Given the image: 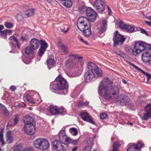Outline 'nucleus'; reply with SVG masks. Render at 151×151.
<instances>
[{
	"mask_svg": "<svg viewBox=\"0 0 151 151\" xmlns=\"http://www.w3.org/2000/svg\"><path fill=\"white\" fill-rule=\"evenodd\" d=\"M63 108H58L56 106L51 105L49 109L50 112L52 115H56L61 113L63 111Z\"/></svg>",
	"mask_w": 151,
	"mask_h": 151,
	"instance_id": "dca6fc26",
	"label": "nucleus"
},
{
	"mask_svg": "<svg viewBox=\"0 0 151 151\" xmlns=\"http://www.w3.org/2000/svg\"><path fill=\"white\" fill-rule=\"evenodd\" d=\"M128 63L129 64L131 65H132L134 68L135 69H136L137 70L139 71H141V72L142 71V70L141 69L139 68L137 66H135L134 64L132 63L131 62H128Z\"/></svg>",
	"mask_w": 151,
	"mask_h": 151,
	"instance_id": "ea45409f",
	"label": "nucleus"
},
{
	"mask_svg": "<svg viewBox=\"0 0 151 151\" xmlns=\"http://www.w3.org/2000/svg\"><path fill=\"white\" fill-rule=\"evenodd\" d=\"M35 124L24 125L23 127L24 132L28 135H33L35 132Z\"/></svg>",
	"mask_w": 151,
	"mask_h": 151,
	"instance_id": "9d476101",
	"label": "nucleus"
},
{
	"mask_svg": "<svg viewBox=\"0 0 151 151\" xmlns=\"http://www.w3.org/2000/svg\"><path fill=\"white\" fill-rule=\"evenodd\" d=\"M107 116V114H106L103 113H101L100 114V117L101 119H104L106 118Z\"/></svg>",
	"mask_w": 151,
	"mask_h": 151,
	"instance_id": "c03bdc74",
	"label": "nucleus"
},
{
	"mask_svg": "<svg viewBox=\"0 0 151 151\" xmlns=\"http://www.w3.org/2000/svg\"><path fill=\"white\" fill-rule=\"evenodd\" d=\"M35 50L33 49L32 47H31L30 46H27L24 49V51L25 53L27 55H31L32 56V57H34L33 50Z\"/></svg>",
	"mask_w": 151,
	"mask_h": 151,
	"instance_id": "393cba45",
	"label": "nucleus"
},
{
	"mask_svg": "<svg viewBox=\"0 0 151 151\" xmlns=\"http://www.w3.org/2000/svg\"><path fill=\"white\" fill-rule=\"evenodd\" d=\"M57 84L52 86L54 90H65L67 91V88H68V85L65 80L59 75L56 78Z\"/></svg>",
	"mask_w": 151,
	"mask_h": 151,
	"instance_id": "20e7f679",
	"label": "nucleus"
},
{
	"mask_svg": "<svg viewBox=\"0 0 151 151\" xmlns=\"http://www.w3.org/2000/svg\"><path fill=\"white\" fill-rule=\"evenodd\" d=\"M5 109L4 107L2 105L0 104V109L3 110Z\"/></svg>",
	"mask_w": 151,
	"mask_h": 151,
	"instance_id": "052dcab7",
	"label": "nucleus"
},
{
	"mask_svg": "<svg viewBox=\"0 0 151 151\" xmlns=\"http://www.w3.org/2000/svg\"><path fill=\"white\" fill-rule=\"evenodd\" d=\"M116 53L118 55L120 56L121 57L124 58L126 57V55L125 54L121 52H116Z\"/></svg>",
	"mask_w": 151,
	"mask_h": 151,
	"instance_id": "a18cd8bd",
	"label": "nucleus"
},
{
	"mask_svg": "<svg viewBox=\"0 0 151 151\" xmlns=\"http://www.w3.org/2000/svg\"><path fill=\"white\" fill-rule=\"evenodd\" d=\"M68 29H69V28H67V29L65 31H64V29H61V31L63 32H65V33H66V32L67 31H68Z\"/></svg>",
	"mask_w": 151,
	"mask_h": 151,
	"instance_id": "e2e57ef3",
	"label": "nucleus"
},
{
	"mask_svg": "<svg viewBox=\"0 0 151 151\" xmlns=\"http://www.w3.org/2000/svg\"><path fill=\"white\" fill-rule=\"evenodd\" d=\"M120 146V144L118 142H115L113 145V148L114 147L116 149H118L117 147H119Z\"/></svg>",
	"mask_w": 151,
	"mask_h": 151,
	"instance_id": "37998d69",
	"label": "nucleus"
},
{
	"mask_svg": "<svg viewBox=\"0 0 151 151\" xmlns=\"http://www.w3.org/2000/svg\"><path fill=\"white\" fill-rule=\"evenodd\" d=\"M28 39V36L26 34L23 35L21 37V39L23 41H27Z\"/></svg>",
	"mask_w": 151,
	"mask_h": 151,
	"instance_id": "a19ab883",
	"label": "nucleus"
},
{
	"mask_svg": "<svg viewBox=\"0 0 151 151\" xmlns=\"http://www.w3.org/2000/svg\"><path fill=\"white\" fill-rule=\"evenodd\" d=\"M112 151H119L118 149H116L115 147H114L113 148Z\"/></svg>",
	"mask_w": 151,
	"mask_h": 151,
	"instance_id": "0e129e2a",
	"label": "nucleus"
},
{
	"mask_svg": "<svg viewBox=\"0 0 151 151\" xmlns=\"http://www.w3.org/2000/svg\"><path fill=\"white\" fill-rule=\"evenodd\" d=\"M58 137L60 140L63 141L65 137V131L64 130H61L58 134Z\"/></svg>",
	"mask_w": 151,
	"mask_h": 151,
	"instance_id": "a878e982",
	"label": "nucleus"
},
{
	"mask_svg": "<svg viewBox=\"0 0 151 151\" xmlns=\"http://www.w3.org/2000/svg\"><path fill=\"white\" fill-rule=\"evenodd\" d=\"M125 38L122 35H120L118 31H116L114 34L113 40L114 42V45H121L124 42Z\"/></svg>",
	"mask_w": 151,
	"mask_h": 151,
	"instance_id": "0eeeda50",
	"label": "nucleus"
},
{
	"mask_svg": "<svg viewBox=\"0 0 151 151\" xmlns=\"http://www.w3.org/2000/svg\"><path fill=\"white\" fill-rule=\"evenodd\" d=\"M56 63L54 59L50 58L47 59V64L49 69H50L53 67Z\"/></svg>",
	"mask_w": 151,
	"mask_h": 151,
	"instance_id": "412c9836",
	"label": "nucleus"
},
{
	"mask_svg": "<svg viewBox=\"0 0 151 151\" xmlns=\"http://www.w3.org/2000/svg\"><path fill=\"white\" fill-rule=\"evenodd\" d=\"M22 147L19 145H17L14 146L13 148L14 151H21Z\"/></svg>",
	"mask_w": 151,
	"mask_h": 151,
	"instance_id": "72a5a7b5",
	"label": "nucleus"
},
{
	"mask_svg": "<svg viewBox=\"0 0 151 151\" xmlns=\"http://www.w3.org/2000/svg\"><path fill=\"white\" fill-rule=\"evenodd\" d=\"M101 76V72L96 65L92 63H88L87 65L86 71L84 76L86 82H89L93 78Z\"/></svg>",
	"mask_w": 151,
	"mask_h": 151,
	"instance_id": "f03ea898",
	"label": "nucleus"
},
{
	"mask_svg": "<svg viewBox=\"0 0 151 151\" xmlns=\"http://www.w3.org/2000/svg\"><path fill=\"white\" fill-rule=\"evenodd\" d=\"M9 40L11 41L12 42V41H15L16 42V43L18 45L19 43L17 39L14 36H12L10 37L9 38Z\"/></svg>",
	"mask_w": 151,
	"mask_h": 151,
	"instance_id": "58836bf2",
	"label": "nucleus"
},
{
	"mask_svg": "<svg viewBox=\"0 0 151 151\" xmlns=\"http://www.w3.org/2000/svg\"><path fill=\"white\" fill-rule=\"evenodd\" d=\"M63 145L62 142L55 140L53 142L52 147L56 151H65V148Z\"/></svg>",
	"mask_w": 151,
	"mask_h": 151,
	"instance_id": "1a4fd4ad",
	"label": "nucleus"
},
{
	"mask_svg": "<svg viewBox=\"0 0 151 151\" xmlns=\"http://www.w3.org/2000/svg\"><path fill=\"white\" fill-rule=\"evenodd\" d=\"M19 121V117L17 116L16 115L14 119V123L16 124Z\"/></svg>",
	"mask_w": 151,
	"mask_h": 151,
	"instance_id": "8fccbe9b",
	"label": "nucleus"
},
{
	"mask_svg": "<svg viewBox=\"0 0 151 151\" xmlns=\"http://www.w3.org/2000/svg\"><path fill=\"white\" fill-rule=\"evenodd\" d=\"M150 47V45L141 41H137L135 43L132 52L134 55L136 56L142 51L146 49H149Z\"/></svg>",
	"mask_w": 151,
	"mask_h": 151,
	"instance_id": "7ed1b4c3",
	"label": "nucleus"
},
{
	"mask_svg": "<svg viewBox=\"0 0 151 151\" xmlns=\"http://www.w3.org/2000/svg\"><path fill=\"white\" fill-rule=\"evenodd\" d=\"M145 23L150 26H151V22L145 21Z\"/></svg>",
	"mask_w": 151,
	"mask_h": 151,
	"instance_id": "13d9d810",
	"label": "nucleus"
},
{
	"mask_svg": "<svg viewBox=\"0 0 151 151\" xmlns=\"http://www.w3.org/2000/svg\"><path fill=\"white\" fill-rule=\"evenodd\" d=\"M93 6L100 13H102L105 8V4L102 1H96Z\"/></svg>",
	"mask_w": 151,
	"mask_h": 151,
	"instance_id": "f8f14e48",
	"label": "nucleus"
},
{
	"mask_svg": "<svg viewBox=\"0 0 151 151\" xmlns=\"http://www.w3.org/2000/svg\"><path fill=\"white\" fill-rule=\"evenodd\" d=\"M86 14L88 19L90 22H93L96 18V12L92 9L88 8L86 10Z\"/></svg>",
	"mask_w": 151,
	"mask_h": 151,
	"instance_id": "9b49d317",
	"label": "nucleus"
},
{
	"mask_svg": "<svg viewBox=\"0 0 151 151\" xmlns=\"http://www.w3.org/2000/svg\"><path fill=\"white\" fill-rule=\"evenodd\" d=\"M1 36L4 37L6 36V34L5 30L3 31H0V36Z\"/></svg>",
	"mask_w": 151,
	"mask_h": 151,
	"instance_id": "79ce46f5",
	"label": "nucleus"
},
{
	"mask_svg": "<svg viewBox=\"0 0 151 151\" xmlns=\"http://www.w3.org/2000/svg\"><path fill=\"white\" fill-rule=\"evenodd\" d=\"M4 26L2 25H0V30H2L4 29Z\"/></svg>",
	"mask_w": 151,
	"mask_h": 151,
	"instance_id": "69168bd1",
	"label": "nucleus"
},
{
	"mask_svg": "<svg viewBox=\"0 0 151 151\" xmlns=\"http://www.w3.org/2000/svg\"><path fill=\"white\" fill-rule=\"evenodd\" d=\"M89 21L87 18L82 17H80L78 20L77 27L81 31L90 27Z\"/></svg>",
	"mask_w": 151,
	"mask_h": 151,
	"instance_id": "423d86ee",
	"label": "nucleus"
},
{
	"mask_svg": "<svg viewBox=\"0 0 151 151\" xmlns=\"http://www.w3.org/2000/svg\"><path fill=\"white\" fill-rule=\"evenodd\" d=\"M6 31V34L7 33H8L9 34H11L12 32L11 30L9 29H6L5 30Z\"/></svg>",
	"mask_w": 151,
	"mask_h": 151,
	"instance_id": "bf43d9fd",
	"label": "nucleus"
},
{
	"mask_svg": "<svg viewBox=\"0 0 151 151\" xmlns=\"http://www.w3.org/2000/svg\"><path fill=\"white\" fill-rule=\"evenodd\" d=\"M70 133L73 135L76 136L78 134V132L76 129L75 128H72L70 129Z\"/></svg>",
	"mask_w": 151,
	"mask_h": 151,
	"instance_id": "7c9ffc66",
	"label": "nucleus"
},
{
	"mask_svg": "<svg viewBox=\"0 0 151 151\" xmlns=\"http://www.w3.org/2000/svg\"><path fill=\"white\" fill-rule=\"evenodd\" d=\"M45 49L42 47H40L39 51V54L40 56H42L43 54Z\"/></svg>",
	"mask_w": 151,
	"mask_h": 151,
	"instance_id": "4c0bfd02",
	"label": "nucleus"
},
{
	"mask_svg": "<svg viewBox=\"0 0 151 151\" xmlns=\"http://www.w3.org/2000/svg\"><path fill=\"white\" fill-rule=\"evenodd\" d=\"M41 47H43L44 48L46 49L48 47L47 43L44 40H41L40 41Z\"/></svg>",
	"mask_w": 151,
	"mask_h": 151,
	"instance_id": "2f4dec72",
	"label": "nucleus"
},
{
	"mask_svg": "<svg viewBox=\"0 0 151 151\" xmlns=\"http://www.w3.org/2000/svg\"><path fill=\"white\" fill-rule=\"evenodd\" d=\"M122 81L124 84H126L127 83V82L124 79H123Z\"/></svg>",
	"mask_w": 151,
	"mask_h": 151,
	"instance_id": "338daca9",
	"label": "nucleus"
},
{
	"mask_svg": "<svg viewBox=\"0 0 151 151\" xmlns=\"http://www.w3.org/2000/svg\"><path fill=\"white\" fill-rule=\"evenodd\" d=\"M118 25L121 29H125L126 25L124 22H120L118 23Z\"/></svg>",
	"mask_w": 151,
	"mask_h": 151,
	"instance_id": "f704fd0d",
	"label": "nucleus"
},
{
	"mask_svg": "<svg viewBox=\"0 0 151 151\" xmlns=\"http://www.w3.org/2000/svg\"><path fill=\"white\" fill-rule=\"evenodd\" d=\"M84 36L87 37H89L91 35V27L83 30Z\"/></svg>",
	"mask_w": 151,
	"mask_h": 151,
	"instance_id": "b1692460",
	"label": "nucleus"
},
{
	"mask_svg": "<svg viewBox=\"0 0 151 151\" xmlns=\"http://www.w3.org/2000/svg\"><path fill=\"white\" fill-rule=\"evenodd\" d=\"M60 52L62 55L66 54L68 52V50L66 47L63 45H62L60 47Z\"/></svg>",
	"mask_w": 151,
	"mask_h": 151,
	"instance_id": "bb28decb",
	"label": "nucleus"
},
{
	"mask_svg": "<svg viewBox=\"0 0 151 151\" xmlns=\"http://www.w3.org/2000/svg\"><path fill=\"white\" fill-rule=\"evenodd\" d=\"M142 14L145 18L150 20H151V15L150 17H148L146 16L143 13H142Z\"/></svg>",
	"mask_w": 151,
	"mask_h": 151,
	"instance_id": "5fc2aeb1",
	"label": "nucleus"
},
{
	"mask_svg": "<svg viewBox=\"0 0 151 151\" xmlns=\"http://www.w3.org/2000/svg\"><path fill=\"white\" fill-rule=\"evenodd\" d=\"M107 7H108V11H109V15H111V13H112L111 10L110 9V8L109 7V6H107Z\"/></svg>",
	"mask_w": 151,
	"mask_h": 151,
	"instance_id": "4d7b16f0",
	"label": "nucleus"
},
{
	"mask_svg": "<svg viewBox=\"0 0 151 151\" xmlns=\"http://www.w3.org/2000/svg\"><path fill=\"white\" fill-rule=\"evenodd\" d=\"M10 89L12 91H14L16 89V88L14 86H12L10 87Z\"/></svg>",
	"mask_w": 151,
	"mask_h": 151,
	"instance_id": "6e6d98bb",
	"label": "nucleus"
},
{
	"mask_svg": "<svg viewBox=\"0 0 151 151\" xmlns=\"http://www.w3.org/2000/svg\"><path fill=\"white\" fill-rule=\"evenodd\" d=\"M40 42L38 40L35 38L32 39L30 41L29 45L33 49L36 50L39 47Z\"/></svg>",
	"mask_w": 151,
	"mask_h": 151,
	"instance_id": "6ab92c4d",
	"label": "nucleus"
},
{
	"mask_svg": "<svg viewBox=\"0 0 151 151\" xmlns=\"http://www.w3.org/2000/svg\"><path fill=\"white\" fill-rule=\"evenodd\" d=\"M77 149H78V147H74L73 148H72V151H76L77 150Z\"/></svg>",
	"mask_w": 151,
	"mask_h": 151,
	"instance_id": "680f3d73",
	"label": "nucleus"
},
{
	"mask_svg": "<svg viewBox=\"0 0 151 151\" xmlns=\"http://www.w3.org/2000/svg\"><path fill=\"white\" fill-rule=\"evenodd\" d=\"M93 142V139H88L87 140V143L88 145L92 144Z\"/></svg>",
	"mask_w": 151,
	"mask_h": 151,
	"instance_id": "3c124183",
	"label": "nucleus"
},
{
	"mask_svg": "<svg viewBox=\"0 0 151 151\" xmlns=\"http://www.w3.org/2000/svg\"><path fill=\"white\" fill-rule=\"evenodd\" d=\"M80 116L83 120L90 122L93 124H95V122L88 112L86 111L82 112L81 113Z\"/></svg>",
	"mask_w": 151,
	"mask_h": 151,
	"instance_id": "2eb2a0df",
	"label": "nucleus"
},
{
	"mask_svg": "<svg viewBox=\"0 0 151 151\" xmlns=\"http://www.w3.org/2000/svg\"><path fill=\"white\" fill-rule=\"evenodd\" d=\"M63 3V5L67 7H70L71 6L72 2L71 1H64Z\"/></svg>",
	"mask_w": 151,
	"mask_h": 151,
	"instance_id": "c756f323",
	"label": "nucleus"
},
{
	"mask_svg": "<svg viewBox=\"0 0 151 151\" xmlns=\"http://www.w3.org/2000/svg\"><path fill=\"white\" fill-rule=\"evenodd\" d=\"M25 97L29 103L32 104H38L37 103H36L32 98H30L29 95H27L25 96Z\"/></svg>",
	"mask_w": 151,
	"mask_h": 151,
	"instance_id": "c85d7f7f",
	"label": "nucleus"
},
{
	"mask_svg": "<svg viewBox=\"0 0 151 151\" xmlns=\"http://www.w3.org/2000/svg\"><path fill=\"white\" fill-rule=\"evenodd\" d=\"M27 11L28 12L26 14L28 17H30L33 14L34 11L32 9H29L27 10Z\"/></svg>",
	"mask_w": 151,
	"mask_h": 151,
	"instance_id": "e433bc0d",
	"label": "nucleus"
},
{
	"mask_svg": "<svg viewBox=\"0 0 151 151\" xmlns=\"http://www.w3.org/2000/svg\"><path fill=\"white\" fill-rule=\"evenodd\" d=\"M128 123L129 124L131 125H133L132 123L131 122H128Z\"/></svg>",
	"mask_w": 151,
	"mask_h": 151,
	"instance_id": "774afa93",
	"label": "nucleus"
},
{
	"mask_svg": "<svg viewBox=\"0 0 151 151\" xmlns=\"http://www.w3.org/2000/svg\"><path fill=\"white\" fill-rule=\"evenodd\" d=\"M140 31L142 33L145 34L146 35H147V32L144 29H140Z\"/></svg>",
	"mask_w": 151,
	"mask_h": 151,
	"instance_id": "603ef678",
	"label": "nucleus"
},
{
	"mask_svg": "<svg viewBox=\"0 0 151 151\" xmlns=\"http://www.w3.org/2000/svg\"><path fill=\"white\" fill-rule=\"evenodd\" d=\"M5 25L8 28H11L13 26V25L11 23L8 22H6Z\"/></svg>",
	"mask_w": 151,
	"mask_h": 151,
	"instance_id": "de8ad7c7",
	"label": "nucleus"
},
{
	"mask_svg": "<svg viewBox=\"0 0 151 151\" xmlns=\"http://www.w3.org/2000/svg\"><path fill=\"white\" fill-rule=\"evenodd\" d=\"M78 140H74L71 139L69 137H67L65 139V144L66 145H68L71 143L73 145H76L78 143Z\"/></svg>",
	"mask_w": 151,
	"mask_h": 151,
	"instance_id": "5701e85b",
	"label": "nucleus"
},
{
	"mask_svg": "<svg viewBox=\"0 0 151 151\" xmlns=\"http://www.w3.org/2000/svg\"><path fill=\"white\" fill-rule=\"evenodd\" d=\"M80 40L82 41L86 45H88V42L86 41H85L82 38H81L80 39Z\"/></svg>",
	"mask_w": 151,
	"mask_h": 151,
	"instance_id": "864d4df0",
	"label": "nucleus"
},
{
	"mask_svg": "<svg viewBox=\"0 0 151 151\" xmlns=\"http://www.w3.org/2000/svg\"><path fill=\"white\" fill-rule=\"evenodd\" d=\"M143 145V144L140 143L137 145H131L127 149V151H140V149Z\"/></svg>",
	"mask_w": 151,
	"mask_h": 151,
	"instance_id": "a211bd4d",
	"label": "nucleus"
},
{
	"mask_svg": "<svg viewBox=\"0 0 151 151\" xmlns=\"http://www.w3.org/2000/svg\"><path fill=\"white\" fill-rule=\"evenodd\" d=\"M116 99L124 104L128 103L130 101V99L128 96L124 94H121L119 96H117Z\"/></svg>",
	"mask_w": 151,
	"mask_h": 151,
	"instance_id": "4468645a",
	"label": "nucleus"
},
{
	"mask_svg": "<svg viewBox=\"0 0 151 151\" xmlns=\"http://www.w3.org/2000/svg\"><path fill=\"white\" fill-rule=\"evenodd\" d=\"M144 111L146 113L144 114L143 119L145 120H147L149 118H151V104H148L145 106Z\"/></svg>",
	"mask_w": 151,
	"mask_h": 151,
	"instance_id": "ddd939ff",
	"label": "nucleus"
},
{
	"mask_svg": "<svg viewBox=\"0 0 151 151\" xmlns=\"http://www.w3.org/2000/svg\"><path fill=\"white\" fill-rule=\"evenodd\" d=\"M3 133V131L2 130L1 131L0 134V141L1 142L2 145H3L5 144V142L4 141Z\"/></svg>",
	"mask_w": 151,
	"mask_h": 151,
	"instance_id": "473e14b6",
	"label": "nucleus"
},
{
	"mask_svg": "<svg viewBox=\"0 0 151 151\" xmlns=\"http://www.w3.org/2000/svg\"><path fill=\"white\" fill-rule=\"evenodd\" d=\"M6 141L9 143H11L13 141V137L12 135V132L9 131L6 133Z\"/></svg>",
	"mask_w": 151,
	"mask_h": 151,
	"instance_id": "4be33fe9",
	"label": "nucleus"
},
{
	"mask_svg": "<svg viewBox=\"0 0 151 151\" xmlns=\"http://www.w3.org/2000/svg\"><path fill=\"white\" fill-rule=\"evenodd\" d=\"M113 82L107 77L104 78L101 82L98 88V92L102 94L103 98L109 100L112 99H115L119 95V89L115 86H111Z\"/></svg>",
	"mask_w": 151,
	"mask_h": 151,
	"instance_id": "f257e3e1",
	"label": "nucleus"
},
{
	"mask_svg": "<svg viewBox=\"0 0 151 151\" xmlns=\"http://www.w3.org/2000/svg\"><path fill=\"white\" fill-rule=\"evenodd\" d=\"M84 151H91V147L90 146H87L85 147L83 149Z\"/></svg>",
	"mask_w": 151,
	"mask_h": 151,
	"instance_id": "49530a36",
	"label": "nucleus"
},
{
	"mask_svg": "<svg viewBox=\"0 0 151 151\" xmlns=\"http://www.w3.org/2000/svg\"><path fill=\"white\" fill-rule=\"evenodd\" d=\"M141 57L143 62L151 65V50L150 48L142 53Z\"/></svg>",
	"mask_w": 151,
	"mask_h": 151,
	"instance_id": "6e6552de",
	"label": "nucleus"
},
{
	"mask_svg": "<svg viewBox=\"0 0 151 151\" xmlns=\"http://www.w3.org/2000/svg\"><path fill=\"white\" fill-rule=\"evenodd\" d=\"M125 29L128 32H132L134 31V27L129 25H127Z\"/></svg>",
	"mask_w": 151,
	"mask_h": 151,
	"instance_id": "cd10ccee",
	"label": "nucleus"
},
{
	"mask_svg": "<svg viewBox=\"0 0 151 151\" xmlns=\"http://www.w3.org/2000/svg\"><path fill=\"white\" fill-rule=\"evenodd\" d=\"M34 146L37 148L42 150L48 149L50 147V143L47 139L44 138H38L34 142Z\"/></svg>",
	"mask_w": 151,
	"mask_h": 151,
	"instance_id": "39448f33",
	"label": "nucleus"
},
{
	"mask_svg": "<svg viewBox=\"0 0 151 151\" xmlns=\"http://www.w3.org/2000/svg\"><path fill=\"white\" fill-rule=\"evenodd\" d=\"M24 125H35V122L33 118L29 115H26L23 119Z\"/></svg>",
	"mask_w": 151,
	"mask_h": 151,
	"instance_id": "f3484780",
	"label": "nucleus"
},
{
	"mask_svg": "<svg viewBox=\"0 0 151 151\" xmlns=\"http://www.w3.org/2000/svg\"><path fill=\"white\" fill-rule=\"evenodd\" d=\"M106 20L105 19L103 20L99 29V34H101L105 30L106 27Z\"/></svg>",
	"mask_w": 151,
	"mask_h": 151,
	"instance_id": "aec40b11",
	"label": "nucleus"
},
{
	"mask_svg": "<svg viewBox=\"0 0 151 151\" xmlns=\"http://www.w3.org/2000/svg\"><path fill=\"white\" fill-rule=\"evenodd\" d=\"M23 151H34L33 149L30 147H27L25 148Z\"/></svg>",
	"mask_w": 151,
	"mask_h": 151,
	"instance_id": "09e8293b",
	"label": "nucleus"
},
{
	"mask_svg": "<svg viewBox=\"0 0 151 151\" xmlns=\"http://www.w3.org/2000/svg\"><path fill=\"white\" fill-rule=\"evenodd\" d=\"M141 72L144 74L147 77V80H148L147 81V83H149V82H148V81L150 79H151V75L150 74L147 73H146L145 72L143 71H142Z\"/></svg>",
	"mask_w": 151,
	"mask_h": 151,
	"instance_id": "c9c22d12",
	"label": "nucleus"
}]
</instances>
